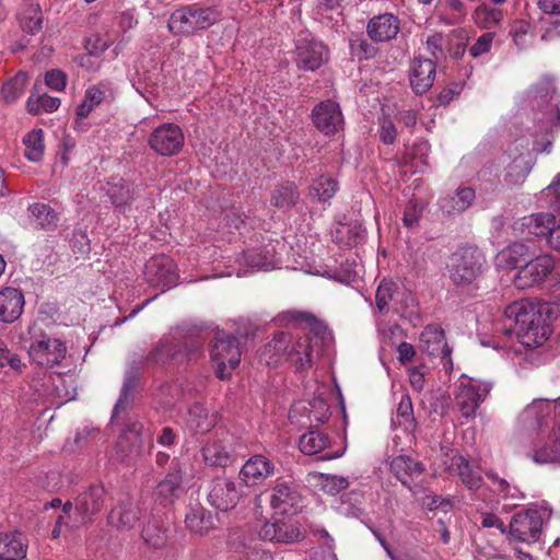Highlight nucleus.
<instances>
[{
    "label": "nucleus",
    "mask_w": 560,
    "mask_h": 560,
    "mask_svg": "<svg viewBox=\"0 0 560 560\" xmlns=\"http://www.w3.org/2000/svg\"><path fill=\"white\" fill-rule=\"evenodd\" d=\"M278 320L283 325H292L296 330V340L285 331L276 334L260 354V360L267 365H277L290 361L296 371L312 366L313 355L319 342L330 340L331 332L327 325L313 314L303 311H287L279 315Z\"/></svg>",
    "instance_id": "f257e3e1"
},
{
    "label": "nucleus",
    "mask_w": 560,
    "mask_h": 560,
    "mask_svg": "<svg viewBox=\"0 0 560 560\" xmlns=\"http://www.w3.org/2000/svg\"><path fill=\"white\" fill-rule=\"evenodd\" d=\"M504 316L513 322V334L525 348L542 346L552 332V310L548 303L535 299H521L505 307Z\"/></svg>",
    "instance_id": "f03ea898"
},
{
    "label": "nucleus",
    "mask_w": 560,
    "mask_h": 560,
    "mask_svg": "<svg viewBox=\"0 0 560 560\" xmlns=\"http://www.w3.org/2000/svg\"><path fill=\"white\" fill-rule=\"evenodd\" d=\"M222 12L217 5L187 4L175 10L168 20V28L175 35H191L208 30L220 22Z\"/></svg>",
    "instance_id": "7ed1b4c3"
},
{
    "label": "nucleus",
    "mask_w": 560,
    "mask_h": 560,
    "mask_svg": "<svg viewBox=\"0 0 560 560\" xmlns=\"http://www.w3.org/2000/svg\"><path fill=\"white\" fill-rule=\"evenodd\" d=\"M210 353L218 378L222 382L229 381L241 361L242 353L237 339L224 331L217 332Z\"/></svg>",
    "instance_id": "20e7f679"
},
{
    "label": "nucleus",
    "mask_w": 560,
    "mask_h": 560,
    "mask_svg": "<svg viewBox=\"0 0 560 560\" xmlns=\"http://www.w3.org/2000/svg\"><path fill=\"white\" fill-rule=\"evenodd\" d=\"M186 355L182 353L178 343L168 338H163L145 358L133 359L129 363L122 385H135L138 381L139 371L147 366L165 364L168 360L182 361Z\"/></svg>",
    "instance_id": "39448f33"
},
{
    "label": "nucleus",
    "mask_w": 560,
    "mask_h": 560,
    "mask_svg": "<svg viewBox=\"0 0 560 560\" xmlns=\"http://www.w3.org/2000/svg\"><path fill=\"white\" fill-rule=\"evenodd\" d=\"M486 259L476 247H464L452 257L450 275L454 284L466 287L479 278L483 271Z\"/></svg>",
    "instance_id": "423d86ee"
},
{
    "label": "nucleus",
    "mask_w": 560,
    "mask_h": 560,
    "mask_svg": "<svg viewBox=\"0 0 560 560\" xmlns=\"http://www.w3.org/2000/svg\"><path fill=\"white\" fill-rule=\"evenodd\" d=\"M420 350L430 357L439 358L445 375L453 373L452 348L445 340L444 330L439 325H428L420 334ZM452 381V377H448Z\"/></svg>",
    "instance_id": "0eeeda50"
},
{
    "label": "nucleus",
    "mask_w": 560,
    "mask_h": 560,
    "mask_svg": "<svg viewBox=\"0 0 560 560\" xmlns=\"http://www.w3.org/2000/svg\"><path fill=\"white\" fill-rule=\"evenodd\" d=\"M539 511L527 509L514 514L508 527V535L514 540L534 544L539 540L542 528Z\"/></svg>",
    "instance_id": "6e6552de"
},
{
    "label": "nucleus",
    "mask_w": 560,
    "mask_h": 560,
    "mask_svg": "<svg viewBox=\"0 0 560 560\" xmlns=\"http://www.w3.org/2000/svg\"><path fill=\"white\" fill-rule=\"evenodd\" d=\"M328 49L310 34L300 35L295 47V62L299 69L315 71L328 60Z\"/></svg>",
    "instance_id": "1a4fd4ad"
},
{
    "label": "nucleus",
    "mask_w": 560,
    "mask_h": 560,
    "mask_svg": "<svg viewBox=\"0 0 560 560\" xmlns=\"http://www.w3.org/2000/svg\"><path fill=\"white\" fill-rule=\"evenodd\" d=\"M184 132L182 128L172 122H165L156 127L149 137L150 148L160 155L172 156L184 147Z\"/></svg>",
    "instance_id": "9d476101"
},
{
    "label": "nucleus",
    "mask_w": 560,
    "mask_h": 560,
    "mask_svg": "<svg viewBox=\"0 0 560 560\" xmlns=\"http://www.w3.org/2000/svg\"><path fill=\"white\" fill-rule=\"evenodd\" d=\"M243 483H237L228 477H217L212 480L208 493V502L218 510L229 511L236 506L243 495Z\"/></svg>",
    "instance_id": "9b49d317"
},
{
    "label": "nucleus",
    "mask_w": 560,
    "mask_h": 560,
    "mask_svg": "<svg viewBox=\"0 0 560 560\" xmlns=\"http://www.w3.org/2000/svg\"><path fill=\"white\" fill-rule=\"evenodd\" d=\"M144 277L151 285L163 291L176 285L178 281L175 262L165 255L153 256L147 261Z\"/></svg>",
    "instance_id": "f8f14e48"
},
{
    "label": "nucleus",
    "mask_w": 560,
    "mask_h": 560,
    "mask_svg": "<svg viewBox=\"0 0 560 560\" xmlns=\"http://www.w3.org/2000/svg\"><path fill=\"white\" fill-rule=\"evenodd\" d=\"M143 429V424L139 421H129L125 424L115 446L117 458L120 462L130 464L141 455Z\"/></svg>",
    "instance_id": "ddd939ff"
},
{
    "label": "nucleus",
    "mask_w": 560,
    "mask_h": 560,
    "mask_svg": "<svg viewBox=\"0 0 560 560\" xmlns=\"http://www.w3.org/2000/svg\"><path fill=\"white\" fill-rule=\"evenodd\" d=\"M184 465L179 457L171 460L165 477L155 487V499L164 505L172 504L184 492Z\"/></svg>",
    "instance_id": "4468645a"
},
{
    "label": "nucleus",
    "mask_w": 560,
    "mask_h": 560,
    "mask_svg": "<svg viewBox=\"0 0 560 560\" xmlns=\"http://www.w3.org/2000/svg\"><path fill=\"white\" fill-rule=\"evenodd\" d=\"M299 486L291 480L278 479L270 494V505L281 514H295L301 508Z\"/></svg>",
    "instance_id": "2eb2a0df"
},
{
    "label": "nucleus",
    "mask_w": 560,
    "mask_h": 560,
    "mask_svg": "<svg viewBox=\"0 0 560 560\" xmlns=\"http://www.w3.org/2000/svg\"><path fill=\"white\" fill-rule=\"evenodd\" d=\"M66 345L61 340L50 337L34 341L28 350L31 360L44 368L58 365L66 358Z\"/></svg>",
    "instance_id": "dca6fc26"
},
{
    "label": "nucleus",
    "mask_w": 560,
    "mask_h": 560,
    "mask_svg": "<svg viewBox=\"0 0 560 560\" xmlns=\"http://www.w3.org/2000/svg\"><path fill=\"white\" fill-rule=\"evenodd\" d=\"M555 260L550 255H541L526 261L514 277V284L520 289L533 287L542 282L553 270Z\"/></svg>",
    "instance_id": "f3484780"
},
{
    "label": "nucleus",
    "mask_w": 560,
    "mask_h": 560,
    "mask_svg": "<svg viewBox=\"0 0 560 560\" xmlns=\"http://www.w3.org/2000/svg\"><path fill=\"white\" fill-rule=\"evenodd\" d=\"M259 536L264 540L280 544H292L304 539V532L296 522L275 520L266 522L260 530Z\"/></svg>",
    "instance_id": "a211bd4d"
},
{
    "label": "nucleus",
    "mask_w": 560,
    "mask_h": 560,
    "mask_svg": "<svg viewBox=\"0 0 560 560\" xmlns=\"http://www.w3.org/2000/svg\"><path fill=\"white\" fill-rule=\"evenodd\" d=\"M312 119L315 127L326 136L335 135L343 126L340 106L330 100L320 102L313 108Z\"/></svg>",
    "instance_id": "6ab92c4d"
},
{
    "label": "nucleus",
    "mask_w": 560,
    "mask_h": 560,
    "mask_svg": "<svg viewBox=\"0 0 560 560\" xmlns=\"http://www.w3.org/2000/svg\"><path fill=\"white\" fill-rule=\"evenodd\" d=\"M142 516V510L138 503L129 497L119 500L107 515V524L118 532H129Z\"/></svg>",
    "instance_id": "aec40b11"
},
{
    "label": "nucleus",
    "mask_w": 560,
    "mask_h": 560,
    "mask_svg": "<svg viewBox=\"0 0 560 560\" xmlns=\"http://www.w3.org/2000/svg\"><path fill=\"white\" fill-rule=\"evenodd\" d=\"M105 502V488L102 485H92L75 499V512L79 516L78 525L86 524L101 512Z\"/></svg>",
    "instance_id": "412c9836"
},
{
    "label": "nucleus",
    "mask_w": 560,
    "mask_h": 560,
    "mask_svg": "<svg viewBox=\"0 0 560 560\" xmlns=\"http://www.w3.org/2000/svg\"><path fill=\"white\" fill-rule=\"evenodd\" d=\"M107 94L108 89L103 83L89 86L85 90L84 96L75 109V119L73 122L75 130L86 131L89 129L86 118L106 100Z\"/></svg>",
    "instance_id": "4be33fe9"
},
{
    "label": "nucleus",
    "mask_w": 560,
    "mask_h": 560,
    "mask_svg": "<svg viewBox=\"0 0 560 560\" xmlns=\"http://www.w3.org/2000/svg\"><path fill=\"white\" fill-rule=\"evenodd\" d=\"M273 471V463L266 456L257 454L243 465L240 470V479L243 486L253 487L262 483Z\"/></svg>",
    "instance_id": "5701e85b"
},
{
    "label": "nucleus",
    "mask_w": 560,
    "mask_h": 560,
    "mask_svg": "<svg viewBox=\"0 0 560 560\" xmlns=\"http://www.w3.org/2000/svg\"><path fill=\"white\" fill-rule=\"evenodd\" d=\"M400 30V21L393 13H382L373 16L368 25L366 33L375 43H387L396 38Z\"/></svg>",
    "instance_id": "b1692460"
},
{
    "label": "nucleus",
    "mask_w": 560,
    "mask_h": 560,
    "mask_svg": "<svg viewBox=\"0 0 560 560\" xmlns=\"http://www.w3.org/2000/svg\"><path fill=\"white\" fill-rule=\"evenodd\" d=\"M25 299L21 290L5 287L0 290V322L12 324L18 320L24 310Z\"/></svg>",
    "instance_id": "393cba45"
},
{
    "label": "nucleus",
    "mask_w": 560,
    "mask_h": 560,
    "mask_svg": "<svg viewBox=\"0 0 560 560\" xmlns=\"http://www.w3.org/2000/svg\"><path fill=\"white\" fill-rule=\"evenodd\" d=\"M435 79V63L430 59L417 57L412 60L409 71V80L412 90L417 94L427 92Z\"/></svg>",
    "instance_id": "a878e982"
},
{
    "label": "nucleus",
    "mask_w": 560,
    "mask_h": 560,
    "mask_svg": "<svg viewBox=\"0 0 560 560\" xmlns=\"http://www.w3.org/2000/svg\"><path fill=\"white\" fill-rule=\"evenodd\" d=\"M389 466L395 477L408 489H411L413 478L421 476L425 471L424 464L409 455H398L394 457Z\"/></svg>",
    "instance_id": "bb28decb"
},
{
    "label": "nucleus",
    "mask_w": 560,
    "mask_h": 560,
    "mask_svg": "<svg viewBox=\"0 0 560 560\" xmlns=\"http://www.w3.org/2000/svg\"><path fill=\"white\" fill-rule=\"evenodd\" d=\"M219 421V413L215 410H209L203 405L197 402L190 407L186 418V424L195 434H206L210 432Z\"/></svg>",
    "instance_id": "cd10ccee"
},
{
    "label": "nucleus",
    "mask_w": 560,
    "mask_h": 560,
    "mask_svg": "<svg viewBox=\"0 0 560 560\" xmlns=\"http://www.w3.org/2000/svg\"><path fill=\"white\" fill-rule=\"evenodd\" d=\"M302 410L308 413V419H314L317 424L325 423L330 418V405L328 402V398L323 396V394H318L314 396L312 399L307 401V405L298 404L294 405L290 412L289 418L291 422H294L298 413Z\"/></svg>",
    "instance_id": "c85d7f7f"
},
{
    "label": "nucleus",
    "mask_w": 560,
    "mask_h": 560,
    "mask_svg": "<svg viewBox=\"0 0 560 560\" xmlns=\"http://www.w3.org/2000/svg\"><path fill=\"white\" fill-rule=\"evenodd\" d=\"M509 156L512 158V160L505 167L504 182L510 186L521 185L525 182L532 170V160L528 154V149L525 148L524 151L514 156L513 151L510 149Z\"/></svg>",
    "instance_id": "c756f323"
},
{
    "label": "nucleus",
    "mask_w": 560,
    "mask_h": 560,
    "mask_svg": "<svg viewBox=\"0 0 560 560\" xmlns=\"http://www.w3.org/2000/svg\"><path fill=\"white\" fill-rule=\"evenodd\" d=\"M27 542L20 532L0 534V560H27Z\"/></svg>",
    "instance_id": "7c9ffc66"
},
{
    "label": "nucleus",
    "mask_w": 560,
    "mask_h": 560,
    "mask_svg": "<svg viewBox=\"0 0 560 560\" xmlns=\"http://www.w3.org/2000/svg\"><path fill=\"white\" fill-rule=\"evenodd\" d=\"M185 524L191 533L200 536L209 534L215 527L214 515L201 504L189 508Z\"/></svg>",
    "instance_id": "2f4dec72"
},
{
    "label": "nucleus",
    "mask_w": 560,
    "mask_h": 560,
    "mask_svg": "<svg viewBox=\"0 0 560 560\" xmlns=\"http://www.w3.org/2000/svg\"><path fill=\"white\" fill-rule=\"evenodd\" d=\"M475 200V190L470 187L456 189L453 194L442 197L440 208L447 214H457L467 210Z\"/></svg>",
    "instance_id": "473e14b6"
},
{
    "label": "nucleus",
    "mask_w": 560,
    "mask_h": 560,
    "mask_svg": "<svg viewBox=\"0 0 560 560\" xmlns=\"http://www.w3.org/2000/svg\"><path fill=\"white\" fill-rule=\"evenodd\" d=\"M452 465L456 467L462 482L469 491L476 492L482 487L483 478L481 474L466 457L459 454L454 455Z\"/></svg>",
    "instance_id": "72a5a7b5"
},
{
    "label": "nucleus",
    "mask_w": 560,
    "mask_h": 560,
    "mask_svg": "<svg viewBox=\"0 0 560 560\" xmlns=\"http://www.w3.org/2000/svg\"><path fill=\"white\" fill-rule=\"evenodd\" d=\"M241 258L253 270H270L277 266L275 248L271 245L264 248H249L243 252Z\"/></svg>",
    "instance_id": "f704fd0d"
},
{
    "label": "nucleus",
    "mask_w": 560,
    "mask_h": 560,
    "mask_svg": "<svg viewBox=\"0 0 560 560\" xmlns=\"http://www.w3.org/2000/svg\"><path fill=\"white\" fill-rule=\"evenodd\" d=\"M529 257V252L526 245L522 243H514L506 248L502 249L495 258V264L502 269H516L523 267Z\"/></svg>",
    "instance_id": "c9c22d12"
},
{
    "label": "nucleus",
    "mask_w": 560,
    "mask_h": 560,
    "mask_svg": "<svg viewBox=\"0 0 560 560\" xmlns=\"http://www.w3.org/2000/svg\"><path fill=\"white\" fill-rule=\"evenodd\" d=\"M106 194L115 209L121 213L130 209V205L135 198L130 185L122 179L109 183Z\"/></svg>",
    "instance_id": "e433bc0d"
},
{
    "label": "nucleus",
    "mask_w": 560,
    "mask_h": 560,
    "mask_svg": "<svg viewBox=\"0 0 560 560\" xmlns=\"http://www.w3.org/2000/svg\"><path fill=\"white\" fill-rule=\"evenodd\" d=\"M141 538L145 545L152 548H163L168 540L167 529L161 520L153 517L143 525Z\"/></svg>",
    "instance_id": "4c0bfd02"
},
{
    "label": "nucleus",
    "mask_w": 560,
    "mask_h": 560,
    "mask_svg": "<svg viewBox=\"0 0 560 560\" xmlns=\"http://www.w3.org/2000/svg\"><path fill=\"white\" fill-rule=\"evenodd\" d=\"M481 387H460L456 394V404L464 417H470L475 413L479 404L482 401ZM488 393V387H483V396Z\"/></svg>",
    "instance_id": "58836bf2"
},
{
    "label": "nucleus",
    "mask_w": 560,
    "mask_h": 560,
    "mask_svg": "<svg viewBox=\"0 0 560 560\" xmlns=\"http://www.w3.org/2000/svg\"><path fill=\"white\" fill-rule=\"evenodd\" d=\"M555 217L548 213H536L522 219L521 229L524 234L548 236Z\"/></svg>",
    "instance_id": "ea45409f"
},
{
    "label": "nucleus",
    "mask_w": 560,
    "mask_h": 560,
    "mask_svg": "<svg viewBox=\"0 0 560 560\" xmlns=\"http://www.w3.org/2000/svg\"><path fill=\"white\" fill-rule=\"evenodd\" d=\"M21 26L24 31L35 34L42 28L43 15L38 3L33 0H26L22 11L19 14Z\"/></svg>",
    "instance_id": "a19ab883"
},
{
    "label": "nucleus",
    "mask_w": 560,
    "mask_h": 560,
    "mask_svg": "<svg viewBox=\"0 0 560 560\" xmlns=\"http://www.w3.org/2000/svg\"><path fill=\"white\" fill-rule=\"evenodd\" d=\"M30 217L44 230H54L58 224L57 212L46 203H34L28 208Z\"/></svg>",
    "instance_id": "79ce46f5"
},
{
    "label": "nucleus",
    "mask_w": 560,
    "mask_h": 560,
    "mask_svg": "<svg viewBox=\"0 0 560 560\" xmlns=\"http://www.w3.org/2000/svg\"><path fill=\"white\" fill-rule=\"evenodd\" d=\"M329 445V436L317 430H310L301 435L299 447L305 455H314L324 451Z\"/></svg>",
    "instance_id": "37998d69"
},
{
    "label": "nucleus",
    "mask_w": 560,
    "mask_h": 560,
    "mask_svg": "<svg viewBox=\"0 0 560 560\" xmlns=\"http://www.w3.org/2000/svg\"><path fill=\"white\" fill-rule=\"evenodd\" d=\"M25 158L31 162H38L44 155V132L42 129H33L23 137Z\"/></svg>",
    "instance_id": "c03bdc74"
},
{
    "label": "nucleus",
    "mask_w": 560,
    "mask_h": 560,
    "mask_svg": "<svg viewBox=\"0 0 560 560\" xmlns=\"http://www.w3.org/2000/svg\"><path fill=\"white\" fill-rule=\"evenodd\" d=\"M400 289L392 280L384 279L380 282L375 294L376 306L380 312H385L389 307L393 308Z\"/></svg>",
    "instance_id": "a18cd8bd"
},
{
    "label": "nucleus",
    "mask_w": 560,
    "mask_h": 560,
    "mask_svg": "<svg viewBox=\"0 0 560 560\" xmlns=\"http://www.w3.org/2000/svg\"><path fill=\"white\" fill-rule=\"evenodd\" d=\"M339 190L338 182L330 175H320L311 186V196L318 201L331 199Z\"/></svg>",
    "instance_id": "49530a36"
},
{
    "label": "nucleus",
    "mask_w": 560,
    "mask_h": 560,
    "mask_svg": "<svg viewBox=\"0 0 560 560\" xmlns=\"http://www.w3.org/2000/svg\"><path fill=\"white\" fill-rule=\"evenodd\" d=\"M202 457L208 466L226 467L231 464L232 457L224 446L218 443H207L201 448Z\"/></svg>",
    "instance_id": "de8ad7c7"
},
{
    "label": "nucleus",
    "mask_w": 560,
    "mask_h": 560,
    "mask_svg": "<svg viewBox=\"0 0 560 560\" xmlns=\"http://www.w3.org/2000/svg\"><path fill=\"white\" fill-rule=\"evenodd\" d=\"M364 230L360 224H340L334 232V240L347 247L360 243L364 238Z\"/></svg>",
    "instance_id": "09e8293b"
},
{
    "label": "nucleus",
    "mask_w": 560,
    "mask_h": 560,
    "mask_svg": "<svg viewBox=\"0 0 560 560\" xmlns=\"http://www.w3.org/2000/svg\"><path fill=\"white\" fill-rule=\"evenodd\" d=\"M314 478L319 489L328 495H336L350 485L348 478L338 475L317 472Z\"/></svg>",
    "instance_id": "8fccbe9b"
},
{
    "label": "nucleus",
    "mask_w": 560,
    "mask_h": 560,
    "mask_svg": "<svg viewBox=\"0 0 560 560\" xmlns=\"http://www.w3.org/2000/svg\"><path fill=\"white\" fill-rule=\"evenodd\" d=\"M28 83V75L25 72H19L14 78L2 85L1 94L5 103H13L20 98Z\"/></svg>",
    "instance_id": "3c124183"
},
{
    "label": "nucleus",
    "mask_w": 560,
    "mask_h": 560,
    "mask_svg": "<svg viewBox=\"0 0 560 560\" xmlns=\"http://www.w3.org/2000/svg\"><path fill=\"white\" fill-rule=\"evenodd\" d=\"M60 106V100L47 94L31 95L26 102L27 112L34 115L40 113H52Z\"/></svg>",
    "instance_id": "603ef678"
},
{
    "label": "nucleus",
    "mask_w": 560,
    "mask_h": 560,
    "mask_svg": "<svg viewBox=\"0 0 560 560\" xmlns=\"http://www.w3.org/2000/svg\"><path fill=\"white\" fill-rule=\"evenodd\" d=\"M299 198L296 186L293 183H284L277 187L271 196V202L278 208H289L293 206Z\"/></svg>",
    "instance_id": "864d4df0"
},
{
    "label": "nucleus",
    "mask_w": 560,
    "mask_h": 560,
    "mask_svg": "<svg viewBox=\"0 0 560 560\" xmlns=\"http://www.w3.org/2000/svg\"><path fill=\"white\" fill-rule=\"evenodd\" d=\"M472 18L479 27L491 28L502 21L503 14L500 9L482 4L475 10Z\"/></svg>",
    "instance_id": "5fc2aeb1"
},
{
    "label": "nucleus",
    "mask_w": 560,
    "mask_h": 560,
    "mask_svg": "<svg viewBox=\"0 0 560 560\" xmlns=\"http://www.w3.org/2000/svg\"><path fill=\"white\" fill-rule=\"evenodd\" d=\"M416 300L410 291L405 288H401L396 302L393 306V310L399 314L401 317L411 318V316L416 313Z\"/></svg>",
    "instance_id": "6e6d98bb"
},
{
    "label": "nucleus",
    "mask_w": 560,
    "mask_h": 560,
    "mask_svg": "<svg viewBox=\"0 0 560 560\" xmlns=\"http://www.w3.org/2000/svg\"><path fill=\"white\" fill-rule=\"evenodd\" d=\"M534 462L538 464L560 463V444L555 436V441L536 450L533 454Z\"/></svg>",
    "instance_id": "4d7b16f0"
},
{
    "label": "nucleus",
    "mask_w": 560,
    "mask_h": 560,
    "mask_svg": "<svg viewBox=\"0 0 560 560\" xmlns=\"http://www.w3.org/2000/svg\"><path fill=\"white\" fill-rule=\"evenodd\" d=\"M137 397V387H122L119 398L113 409L112 421L118 418L121 412L131 409Z\"/></svg>",
    "instance_id": "13d9d810"
},
{
    "label": "nucleus",
    "mask_w": 560,
    "mask_h": 560,
    "mask_svg": "<svg viewBox=\"0 0 560 560\" xmlns=\"http://www.w3.org/2000/svg\"><path fill=\"white\" fill-rule=\"evenodd\" d=\"M49 389L47 402L55 408H59L65 405L67 401L75 399L77 396V387H45Z\"/></svg>",
    "instance_id": "bf43d9fd"
},
{
    "label": "nucleus",
    "mask_w": 560,
    "mask_h": 560,
    "mask_svg": "<svg viewBox=\"0 0 560 560\" xmlns=\"http://www.w3.org/2000/svg\"><path fill=\"white\" fill-rule=\"evenodd\" d=\"M485 474H486L487 478L490 481H492V483L495 486L494 492L498 495L502 497L503 499L517 498L518 490L516 488H512L510 486V483L508 482V480L499 477V475L494 470L489 469Z\"/></svg>",
    "instance_id": "052dcab7"
},
{
    "label": "nucleus",
    "mask_w": 560,
    "mask_h": 560,
    "mask_svg": "<svg viewBox=\"0 0 560 560\" xmlns=\"http://www.w3.org/2000/svg\"><path fill=\"white\" fill-rule=\"evenodd\" d=\"M423 205L415 199L409 200L406 205L402 222L406 228H415L418 225L420 218L422 217Z\"/></svg>",
    "instance_id": "680f3d73"
},
{
    "label": "nucleus",
    "mask_w": 560,
    "mask_h": 560,
    "mask_svg": "<svg viewBox=\"0 0 560 560\" xmlns=\"http://www.w3.org/2000/svg\"><path fill=\"white\" fill-rule=\"evenodd\" d=\"M0 366H8L15 372H21L23 366L20 357L15 353H12L2 339H0Z\"/></svg>",
    "instance_id": "e2e57ef3"
},
{
    "label": "nucleus",
    "mask_w": 560,
    "mask_h": 560,
    "mask_svg": "<svg viewBox=\"0 0 560 560\" xmlns=\"http://www.w3.org/2000/svg\"><path fill=\"white\" fill-rule=\"evenodd\" d=\"M396 417L398 424H407L413 421V407L409 395L404 394L397 407Z\"/></svg>",
    "instance_id": "0e129e2a"
},
{
    "label": "nucleus",
    "mask_w": 560,
    "mask_h": 560,
    "mask_svg": "<svg viewBox=\"0 0 560 560\" xmlns=\"http://www.w3.org/2000/svg\"><path fill=\"white\" fill-rule=\"evenodd\" d=\"M494 34L485 33L482 34L469 48V55L472 58H478L490 51L493 43Z\"/></svg>",
    "instance_id": "69168bd1"
},
{
    "label": "nucleus",
    "mask_w": 560,
    "mask_h": 560,
    "mask_svg": "<svg viewBox=\"0 0 560 560\" xmlns=\"http://www.w3.org/2000/svg\"><path fill=\"white\" fill-rule=\"evenodd\" d=\"M539 97L541 101H547L548 106L556 112V118L560 119V106L555 96V90L550 83H547L545 88L537 89L535 91V98Z\"/></svg>",
    "instance_id": "338daca9"
},
{
    "label": "nucleus",
    "mask_w": 560,
    "mask_h": 560,
    "mask_svg": "<svg viewBox=\"0 0 560 560\" xmlns=\"http://www.w3.org/2000/svg\"><path fill=\"white\" fill-rule=\"evenodd\" d=\"M109 39H106L101 35H93L86 39L85 50L86 52L101 57L102 54L109 48Z\"/></svg>",
    "instance_id": "774afa93"
}]
</instances>
